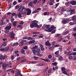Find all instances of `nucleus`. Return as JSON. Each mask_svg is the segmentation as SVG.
Instances as JSON below:
<instances>
[{"label": "nucleus", "instance_id": "1", "mask_svg": "<svg viewBox=\"0 0 76 76\" xmlns=\"http://www.w3.org/2000/svg\"><path fill=\"white\" fill-rule=\"evenodd\" d=\"M33 53L35 54L36 53L37 54V56L39 57H41L42 55L40 54V49L38 48V47L37 45H35L34 47L31 48Z\"/></svg>", "mask_w": 76, "mask_h": 76}, {"label": "nucleus", "instance_id": "2", "mask_svg": "<svg viewBox=\"0 0 76 76\" xmlns=\"http://www.w3.org/2000/svg\"><path fill=\"white\" fill-rule=\"evenodd\" d=\"M56 27H54V26H53L50 27L48 28V30L47 29H45L44 31H46V32H52V31H53L54 29H56Z\"/></svg>", "mask_w": 76, "mask_h": 76}, {"label": "nucleus", "instance_id": "3", "mask_svg": "<svg viewBox=\"0 0 76 76\" xmlns=\"http://www.w3.org/2000/svg\"><path fill=\"white\" fill-rule=\"evenodd\" d=\"M36 22H37V20H35L32 21V23L30 25V26L31 28H34L35 26L36 27V26L37 25V23Z\"/></svg>", "mask_w": 76, "mask_h": 76}, {"label": "nucleus", "instance_id": "4", "mask_svg": "<svg viewBox=\"0 0 76 76\" xmlns=\"http://www.w3.org/2000/svg\"><path fill=\"white\" fill-rule=\"evenodd\" d=\"M26 10L27 12V15H30V14L31 13V10L29 9V8H27Z\"/></svg>", "mask_w": 76, "mask_h": 76}, {"label": "nucleus", "instance_id": "5", "mask_svg": "<svg viewBox=\"0 0 76 76\" xmlns=\"http://www.w3.org/2000/svg\"><path fill=\"white\" fill-rule=\"evenodd\" d=\"M11 26H12V24H10L9 26L5 27V29L6 30H10L11 29Z\"/></svg>", "mask_w": 76, "mask_h": 76}, {"label": "nucleus", "instance_id": "6", "mask_svg": "<svg viewBox=\"0 0 76 76\" xmlns=\"http://www.w3.org/2000/svg\"><path fill=\"white\" fill-rule=\"evenodd\" d=\"M51 44L49 41L46 42L45 43V45L46 46H51Z\"/></svg>", "mask_w": 76, "mask_h": 76}, {"label": "nucleus", "instance_id": "7", "mask_svg": "<svg viewBox=\"0 0 76 76\" xmlns=\"http://www.w3.org/2000/svg\"><path fill=\"white\" fill-rule=\"evenodd\" d=\"M7 65L6 64V63L3 64L2 66V67L4 70H5L6 69V68L7 67Z\"/></svg>", "mask_w": 76, "mask_h": 76}, {"label": "nucleus", "instance_id": "8", "mask_svg": "<svg viewBox=\"0 0 76 76\" xmlns=\"http://www.w3.org/2000/svg\"><path fill=\"white\" fill-rule=\"evenodd\" d=\"M70 3L72 4V5H76V1H70Z\"/></svg>", "mask_w": 76, "mask_h": 76}, {"label": "nucleus", "instance_id": "9", "mask_svg": "<svg viewBox=\"0 0 76 76\" xmlns=\"http://www.w3.org/2000/svg\"><path fill=\"white\" fill-rule=\"evenodd\" d=\"M75 14V10L74 9H73L71 10L70 12V15H73Z\"/></svg>", "mask_w": 76, "mask_h": 76}, {"label": "nucleus", "instance_id": "10", "mask_svg": "<svg viewBox=\"0 0 76 76\" xmlns=\"http://www.w3.org/2000/svg\"><path fill=\"white\" fill-rule=\"evenodd\" d=\"M22 41L20 43V45H19V46H22L24 44V43H23L24 42L23 41L24 39H21Z\"/></svg>", "mask_w": 76, "mask_h": 76}, {"label": "nucleus", "instance_id": "11", "mask_svg": "<svg viewBox=\"0 0 76 76\" xmlns=\"http://www.w3.org/2000/svg\"><path fill=\"white\" fill-rule=\"evenodd\" d=\"M67 21V20L66 19L63 20L62 21V23H63V24L66 23Z\"/></svg>", "mask_w": 76, "mask_h": 76}, {"label": "nucleus", "instance_id": "12", "mask_svg": "<svg viewBox=\"0 0 76 76\" xmlns=\"http://www.w3.org/2000/svg\"><path fill=\"white\" fill-rule=\"evenodd\" d=\"M12 25L14 26H17L18 25V22L15 21L13 23Z\"/></svg>", "mask_w": 76, "mask_h": 76}, {"label": "nucleus", "instance_id": "13", "mask_svg": "<svg viewBox=\"0 0 76 76\" xmlns=\"http://www.w3.org/2000/svg\"><path fill=\"white\" fill-rule=\"evenodd\" d=\"M10 37L12 36H15V35L14 32H13V31H12L11 32H10Z\"/></svg>", "mask_w": 76, "mask_h": 76}, {"label": "nucleus", "instance_id": "14", "mask_svg": "<svg viewBox=\"0 0 76 76\" xmlns=\"http://www.w3.org/2000/svg\"><path fill=\"white\" fill-rule=\"evenodd\" d=\"M42 60H43V61H46V62H48L49 61V62H50V59H48V58H47V59L42 58Z\"/></svg>", "mask_w": 76, "mask_h": 76}, {"label": "nucleus", "instance_id": "15", "mask_svg": "<svg viewBox=\"0 0 76 76\" xmlns=\"http://www.w3.org/2000/svg\"><path fill=\"white\" fill-rule=\"evenodd\" d=\"M69 31H66L64 32L63 33V35H67L69 34Z\"/></svg>", "mask_w": 76, "mask_h": 76}, {"label": "nucleus", "instance_id": "16", "mask_svg": "<svg viewBox=\"0 0 76 76\" xmlns=\"http://www.w3.org/2000/svg\"><path fill=\"white\" fill-rule=\"evenodd\" d=\"M10 49V48H9V46H7V47L5 48V51H9Z\"/></svg>", "mask_w": 76, "mask_h": 76}, {"label": "nucleus", "instance_id": "17", "mask_svg": "<svg viewBox=\"0 0 76 76\" xmlns=\"http://www.w3.org/2000/svg\"><path fill=\"white\" fill-rule=\"evenodd\" d=\"M34 38L31 37H27V40H33Z\"/></svg>", "mask_w": 76, "mask_h": 76}, {"label": "nucleus", "instance_id": "18", "mask_svg": "<svg viewBox=\"0 0 76 76\" xmlns=\"http://www.w3.org/2000/svg\"><path fill=\"white\" fill-rule=\"evenodd\" d=\"M44 7L45 8L43 9V10H47V8H48V7H47V5H45Z\"/></svg>", "mask_w": 76, "mask_h": 76}, {"label": "nucleus", "instance_id": "19", "mask_svg": "<svg viewBox=\"0 0 76 76\" xmlns=\"http://www.w3.org/2000/svg\"><path fill=\"white\" fill-rule=\"evenodd\" d=\"M42 26V24H40L39 25H38V24H37V25L36 26V27L37 28H40V27Z\"/></svg>", "mask_w": 76, "mask_h": 76}, {"label": "nucleus", "instance_id": "20", "mask_svg": "<svg viewBox=\"0 0 76 76\" xmlns=\"http://www.w3.org/2000/svg\"><path fill=\"white\" fill-rule=\"evenodd\" d=\"M59 4H60V3H58L55 5L54 7V9H56L57 7V6L59 5Z\"/></svg>", "mask_w": 76, "mask_h": 76}, {"label": "nucleus", "instance_id": "21", "mask_svg": "<svg viewBox=\"0 0 76 76\" xmlns=\"http://www.w3.org/2000/svg\"><path fill=\"white\" fill-rule=\"evenodd\" d=\"M35 42V40H31L28 42L29 44H33V43H34Z\"/></svg>", "mask_w": 76, "mask_h": 76}, {"label": "nucleus", "instance_id": "22", "mask_svg": "<svg viewBox=\"0 0 76 76\" xmlns=\"http://www.w3.org/2000/svg\"><path fill=\"white\" fill-rule=\"evenodd\" d=\"M4 44H1V46H6V45H7V42H3Z\"/></svg>", "mask_w": 76, "mask_h": 76}, {"label": "nucleus", "instance_id": "23", "mask_svg": "<svg viewBox=\"0 0 76 76\" xmlns=\"http://www.w3.org/2000/svg\"><path fill=\"white\" fill-rule=\"evenodd\" d=\"M26 8L25 7L23 6L21 8V10L23 11V10H24L25 11L26 10Z\"/></svg>", "mask_w": 76, "mask_h": 76}, {"label": "nucleus", "instance_id": "24", "mask_svg": "<svg viewBox=\"0 0 76 76\" xmlns=\"http://www.w3.org/2000/svg\"><path fill=\"white\" fill-rule=\"evenodd\" d=\"M33 4V2H30L28 4V5L29 6L32 7V5Z\"/></svg>", "mask_w": 76, "mask_h": 76}, {"label": "nucleus", "instance_id": "25", "mask_svg": "<svg viewBox=\"0 0 76 76\" xmlns=\"http://www.w3.org/2000/svg\"><path fill=\"white\" fill-rule=\"evenodd\" d=\"M18 42L14 43L12 45V46L13 47H14V46H16V45H18Z\"/></svg>", "mask_w": 76, "mask_h": 76}, {"label": "nucleus", "instance_id": "26", "mask_svg": "<svg viewBox=\"0 0 76 76\" xmlns=\"http://www.w3.org/2000/svg\"><path fill=\"white\" fill-rule=\"evenodd\" d=\"M63 73L64 75H68V73H67V72L66 71H64L63 72Z\"/></svg>", "mask_w": 76, "mask_h": 76}, {"label": "nucleus", "instance_id": "27", "mask_svg": "<svg viewBox=\"0 0 76 76\" xmlns=\"http://www.w3.org/2000/svg\"><path fill=\"white\" fill-rule=\"evenodd\" d=\"M61 12H65L66 11V10L63 7H62L61 9Z\"/></svg>", "mask_w": 76, "mask_h": 76}, {"label": "nucleus", "instance_id": "28", "mask_svg": "<svg viewBox=\"0 0 76 76\" xmlns=\"http://www.w3.org/2000/svg\"><path fill=\"white\" fill-rule=\"evenodd\" d=\"M20 12L21 15H24L25 13V12L22 10L20 11Z\"/></svg>", "mask_w": 76, "mask_h": 76}, {"label": "nucleus", "instance_id": "29", "mask_svg": "<svg viewBox=\"0 0 76 76\" xmlns=\"http://www.w3.org/2000/svg\"><path fill=\"white\" fill-rule=\"evenodd\" d=\"M39 12V11L36 10L32 12V13L34 14V13H38Z\"/></svg>", "mask_w": 76, "mask_h": 76}, {"label": "nucleus", "instance_id": "30", "mask_svg": "<svg viewBox=\"0 0 76 76\" xmlns=\"http://www.w3.org/2000/svg\"><path fill=\"white\" fill-rule=\"evenodd\" d=\"M61 70L62 71H65L66 70V69L64 67H62L61 68Z\"/></svg>", "mask_w": 76, "mask_h": 76}, {"label": "nucleus", "instance_id": "31", "mask_svg": "<svg viewBox=\"0 0 76 76\" xmlns=\"http://www.w3.org/2000/svg\"><path fill=\"white\" fill-rule=\"evenodd\" d=\"M69 59L70 60H72V59H73V56H70L69 57Z\"/></svg>", "mask_w": 76, "mask_h": 76}, {"label": "nucleus", "instance_id": "32", "mask_svg": "<svg viewBox=\"0 0 76 76\" xmlns=\"http://www.w3.org/2000/svg\"><path fill=\"white\" fill-rule=\"evenodd\" d=\"M38 1L37 0H34V1L33 2V4H37V2Z\"/></svg>", "mask_w": 76, "mask_h": 76}, {"label": "nucleus", "instance_id": "33", "mask_svg": "<svg viewBox=\"0 0 76 76\" xmlns=\"http://www.w3.org/2000/svg\"><path fill=\"white\" fill-rule=\"evenodd\" d=\"M45 27L46 28V29H49V28H50V25H46L45 26Z\"/></svg>", "mask_w": 76, "mask_h": 76}, {"label": "nucleus", "instance_id": "34", "mask_svg": "<svg viewBox=\"0 0 76 76\" xmlns=\"http://www.w3.org/2000/svg\"><path fill=\"white\" fill-rule=\"evenodd\" d=\"M0 59L1 60H3V55L0 54Z\"/></svg>", "mask_w": 76, "mask_h": 76}, {"label": "nucleus", "instance_id": "35", "mask_svg": "<svg viewBox=\"0 0 76 76\" xmlns=\"http://www.w3.org/2000/svg\"><path fill=\"white\" fill-rule=\"evenodd\" d=\"M18 16L19 18H20L22 17V15L20 14V12H19V14L18 15Z\"/></svg>", "mask_w": 76, "mask_h": 76}, {"label": "nucleus", "instance_id": "36", "mask_svg": "<svg viewBox=\"0 0 76 76\" xmlns=\"http://www.w3.org/2000/svg\"><path fill=\"white\" fill-rule=\"evenodd\" d=\"M59 54V50H58L57 51H56L55 53V54L56 55H58Z\"/></svg>", "mask_w": 76, "mask_h": 76}, {"label": "nucleus", "instance_id": "37", "mask_svg": "<svg viewBox=\"0 0 76 76\" xmlns=\"http://www.w3.org/2000/svg\"><path fill=\"white\" fill-rule=\"evenodd\" d=\"M34 60H38V59L39 58L37 56H34Z\"/></svg>", "mask_w": 76, "mask_h": 76}, {"label": "nucleus", "instance_id": "38", "mask_svg": "<svg viewBox=\"0 0 76 76\" xmlns=\"http://www.w3.org/2000/svg\"><path fill=\"white\" fill-rule=\"evenodd\" d=\"M69 24L70 25H75V23L72 22H70L69 23Z\"/></svg>", "mask_w": 76, "mask_h": 76}, {"label": "nucleus", "instance_id": "39", "mask_svg": "<svg viewBox=\"0 0 76 76\" xmlns=\"http://www.w3.org/2000/svg\"><path fill=\"white\" fill-rule=\"evenodd\" d=\"M28 49V46H25L23 47V49L24 50H27Z\"/></svg>", "mask_w": 76, "mask_h": 76}, {"label": "nucleus", "instance_id": "40", "mask_svg": "<svg viewBox=\"0 0 76 76\" xmlns=\"http://www.w3.org/2000/svg\"><path fill=\"white\" fill-rule=\"evenodd\" d=\"M25 61H26V59H24L21 61V63H23V62H25Z\"/></svg>", "mask_w": 76, "mask_h": 76}, {"label": "nucleus", "instance_id": "41", "mask_svg": "<svg viewBox=\"0 0 76 76\" xmlns=\"http://www.w3.org/2000/svg\"><path fill=\"white\" fill-rule=\"evenodd\" d=\"M16 4H17V2L16 1H14L13 3V4L14 5V6L16 5Z\"/></svg>", "mask_w": 76, "mask_h": 76}, {"label": "nucleus", "instance_id": "42", "mask_svg": "<svg viewBox=\"0 0 76 76\" xmlns=\"http://www.w3.org/2000/svg\"><path fill=\"white\" fill-rule=\"evenodd\" d=\"M26 54H31V52H30L29 50H28L27 51Z\"/></svg>", "mask_w": 76, "mask_h": 76}, {"label": "nucleus", "instance_id": "43", "mask_svg": "<svg viewBox=\"0 0 76 76\" xmlns=\"http://www.w3.org/2000/svg\"><path fill=\"white\" fill-rule=\"evenodd\" d=\"M72 19H76V15H74L72 17Z\"/></svg>", "mask_w": 76, "mask_h": 76}, {"label": "nucleus", "instance_id": "44", "mask_svg": "<svg viewBox=\"0 0 76 76\" xmlns=\"http://www.w3.org/2000/svg\"><path fill=\"white\" fill-rule=\"evenodd\" d=\"M52 64L53 65V66H57V63L56 62H55L54 63H52Z\"/></svg>", "mask_w": 76, "mask_h": 76}, {"label": "nucleus", "instance_id": "45", "mask_svg": "<svg viewBox=\"0 0 76 76\" xmlns=\"http://www.w3.org/2000/svg\"><path fill=\"white\" fill-rule=\"evenodd\" d=\"M0 51H5V48H2L0 49Z\"/></svg>", "mask_w": 76, "mask_h": 76}, {"label": "nucleus", "instance_id": "46", "mask_svg": "<svg viewBox=\"0 0 76 76\" xmlns=\"http://www.w3.org/2000/svg\"><path fill=\"white\" fill-rule=\"evenodd\" d=\"M19 5H17L15 7V9H19Z\"/></svg>", "mask_w": 76, "mask_h": 76}, {"label": "nucleus", "instance_id": "47", "mask_svg": "<svg viewBox=\"0 0 76 76\" xmlns=\"http://www.w3.org/2000/svg\"><path fill=\"white\" fill-rule=\"evenodd\" d=\"M39 45L41 48L44 47V45H42L41 43H39Z\"/></svg>", "mask_w": 76, "mask_h": 76}, {"label": "nucleus", "instance_id": "48", "mask_svg": "<svg viewBox=\"0 0 76 76\" xmlns=\"http://www.w3.org/2000/svg\"><path fill=\"white\" fill-rule=\"evenodd\" d=\"M40 50L41 51H44V48L43 47L40 48Z\"/></svg>", "mask_w": 76, "mask_h": 76}, {"label": "nucleus", "instance_id": "49", "mask_svg": "<svg viewBox=\"0 0 76 76\" xmlns=\"http://www.w3.org/2000/svg\"><path fill=\"white\" fill-rule=\"evenodd\" d=\"M59 60H62L63 58H62V56H60L59 57Z\"/></svg>", "mask_w": 76, "mask_h": 76}, {"label": "nucleus", "instance_id": "50", "mask_svg": "<svg viewBox=\"0 0 76 76\" xmlns=\"http://www.w3.org/2000/svg\"><path fill=\"white\" fill-rule=\"evenodd\" d=\"M72 35H73L75 37H76V33H73L72 34Z\"/></svg>", "mask_w": 76, "mask_h": 76}, {"label": "nucleus", "instance_id": "51", "mask_svg": "<svg viewBox=\"0 0 76 76\" xmlns=\"http://www.w3.org/2000/svg\"><path fill=\"white\" fill-rule=\"evenodd\" d=\"M53 3V2H50L49 3V5H50V6H52V5H53V3Z\"/></svg>", "mask_w": 76, "mask_h": 76}, {"label": "nucleus", "instance_id": "52", "mask_svg": "<svg viewBox=\"0 0 76 76\" xmlns=\"http://www.w3.org/2000/svg\"><path fill=\"white\" fill-rule=\"evenodd\" d=\"M25 52V50L24 49H22L21 50V53L23 54Z\"/></svg>", "mask_w": 76, "mask_h": 76}, {"label": "nucleus", "instance_id": "53", "mask_svg": "<svg viewBox=\"0 0 76 76\" xmlns=\"http://www.w3.org/2000/svg\"><path fill=\"white\" fill-rule=\"evenodd\" d=\"M43 65V64L42 63H39V66H42Z\"/></svg>", "mask_w": 76, "mask_h": 76}, {"label": "nucleus", "instance_id": "54", "mask_svg": "<svg viewBox=\"0 0 76 76\" xmlns=\"http://www.w3.org/2000/svg\"><path fill=\"white\" fill-rule=\"evenodd\" d=\"M49 58H52V56L51 55H50L48 56Z\"/></svg>", "mask_w": 76, "mask_h": 76}, {"label": "nucleus", "instance_id": "55", "mask_svg": "<svg viewBox=\"0 0 76 76\" xmlns=\"http://www.w3.org/2000/svg\"><path fill=\"white\" fill-rule=\"evenodd\" d=\"M49 47H48L49 50H51V49H52V48L51 46H49Z\"/></svg>", "mask_w": 76, "mask_h": 76}, {"label": "nucleus", "instance_id": "56", "mask_svg": "<svg viewBox=\"0 0 76 76\" xmlns=\"http://www.w3.org/2000/svg\"><path fill=\"white\" fill-rule=\"evenodd\" d=\"M48 67H46L44 70V72H46L47 71V70H48Z\"/></svg>", "mask_w": 76, "mask_h": 76}, {"label": "nucleus", "instance_id": "57", "mask_svg": "<svg viewBox=\"0 0 76 76\" xmlns=\"http://www.w3.org/2000/svg\"><path fill=\"white\" fill-rule=\"evenodd\" d=\"M40 32H33V34H40Z\"/></svg>", "mask_w": 76, "mask_h": 76}, {"label": "nucleus", "instance_id": "58", "mask_svg": "<svg viewBox=\"0 0 76 76\" xmlns=\"http://www.w3.org/2000/svg\"><path fill=\"white\" fill-rule=\"evenodd\" d=\"M11 15L12 16H15V15H16V13L13 12L12 13H11Z\"/></svg>", "mask_w": 76, "mask_h": 76}, {"label": "nucleus", "instance_id": "59", "mask_svg": "<svg viewBox=\"0 0 76 76\" xmlns=\"http://www.w3.org/2000/svg\"><path fill=\"white\" fill-rule=\"evenodd\" d=\"M72 56H76V52H75L72 53Z\"/></svg>", "mask_w": 76, "mask_h": 76}, {"label": "nucleus", "instance_id": "60", "mask_svg": "<svg viewBox=\"0 0 76 76\" xmlns=\"http://www.w3.org/2000/svg\"><path fill=\"white\" fill-rule=\"evenodd\" d=\"M17 73L18 75H20V71H18Z\"/></svg>", "mask_w": 76, "mask_h": 76}, {"label": "nucleus", "instance_id": "61", "mask_svg": "<svg viewBox=\"0 0 76 76\" xmlns=\"http://www.w3.org/2000/svg\"><path fill=\"white\" fill-rule=\"evenodd\" d=\"M20 58H21L20 57H19L17 58V61H19V60H20Z\"/></svg>", "mask_w": 76, "mask_h": 76}, {"label": "nucleus", "instance_id": "62", "mask_svg": "<svg viewBox=\"0 0 76 76\" xmlns=\"http://www.w3.org/2000/svg\"><path fill=\"white\" fill-rule=\"evenodd\" d=\"M56 36L58 37H60V34H56Z\"/></svg>", "mask_w": 76, "mask_h": 76}, {"label": "nucleus", "instance_id": "63", "mask_svg": "<svg viewBox=\"0 0 76 76\" xmlns=\"http://www.w3.org/2000/svg\"><path fill=\"white\" fill-rule=\"evenodd\" d=\"M73 31H76V27H75L73 29Z\"/></svg>", "mask_w": 76, "mask_h": 76}, {"label": "nucleus", "instance_id": "64", "mask_svg": "<svg viewBox=\"0 0 76 76\" xmlns=\"http://www.w3.org/2000/svg\"><path fill=\"white\" fill-rule=\"evenodd\" d=\"M58 49L60 51H62V48H59Z\"/></svg>", "mask_w": 76, "mask_h": 76}]
</instances>
